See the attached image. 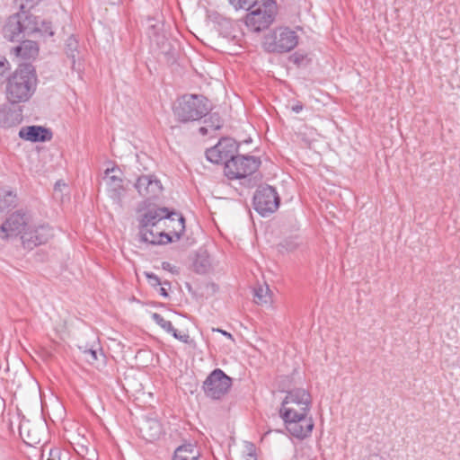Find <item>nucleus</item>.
<instances>
[{
    "instance_id": "nucleus-1",
    "label": "nucleus",
    "mask_w": 460,
    "mask_h": 460,
    "mask_svg": "<svg viewBox=\"0 0 460 460\" xmlns=\"http://www.w3.org/2000/svg\"><path fill=\"white\" fill-rule=\"evenodd\" d=\"M312 397L304 388H295L287 393L283 400L279 416L288 432L294 438L303 440L310 437L314 422L310 415Z\"/></svg>"
},
{
    "instance_id": "nucleus-2",
    "label": "nucleus",
    "mask_w": 460,
    "mask_h": 460,
    "mask_svg": "<svg viewBox=\"0 0 460 460\" xmlns=\"http://www.w3.org/2000/svg\"><path fill=\"white\" fill-rule=\"evenodd\" d=\"M37 75L30 65L19 67L8 77L5 85V96L10 104L28 102L37 88Z\"/></svg>"
},
{
    "instance_id": "nucleus-3",
    "label": "nucleus",
    "mask_w": 460,
    "mask_h": 460,
    "mask_svg": "<svg viewBox=\"0 0 460 460\" xmlns=\"http://www.w3.org/2000/svg\"><path fill=\"white\" fill-rule=\"evenodd\" d=\"M210 110V102L205 96L184 94L176 100L173 113L178 120L189 122L199 120L206 116Z\"/></svg>"
},
{
    "instance_id": "nucleus-4",
    "label": "nucleus",
    "mask_w": 460,
    "mask_h": 460,
    "mask_svg": "<svg viewBox=\"0 0 460 460\" xmlns=\"http://www.w3.org/2000/svg\"><path fill=\"white\" fill-rule=\"evenodd\" d=\"M37 29V17L25 12L11 15L3 28V34L10 41H19Z\"/></svg>"
},
{
    "instance_id": "nucleus-5",
    "label": "nucleus",
    "mask_w": 460,
    "mask_h": 460,
    "mask_svg": "<svg viewBox=\"0 0 460 460\" xmlns=\"http://www.w3.org/2000/svg\"><path fill=\"white\" fill-rule=\"evenodd\" d=\"M296 32L288 27H279L264 36L263 48L268 52L286 53L298 44Z\"/></svg>"
},
{
    "instance_id": "nucleus-6",
    "label": "nucleus",
    "mask_w": 460,
    "mask_h": 460,
    "mask_svg": "<svg viewBox=\"0 0 460 460\" xmlns=\"http://www.w3.org/2000/svg\"><path fill=\"white\" fill-rule=\"evenodd\" d=\"M261 160L252 155H234L226 162L224 173L229 180H241L253 174L261 165Z\"/></svg>"
},
{
    "instance_id": "nucleus-7",
    "label": "nucleus",
    "mask_w": 460,
    "mask_h": 460,
    "mask_svg": "<svg viewBox=\"0 0 460 460\" xmlns=\"http://www.w3.org/2000/svg\"><path fill=\"white\" fill-rule=\"evenodd\" d=\"M232 386V379L221 369L213 370L203 383V391L207 397L219 400L226 395Z\"/></svg>"
},
{
    "instance_id": "nucleus-8",
    "label": "nucleus",
    "mask_w": 460,
    "mask_h": 460,
    "mask_svg": "<svg viewBox=\"0 0 460 460\" xmlns=\"http://www.w3.org/2000/svg\"><path fill=\"white\" fill-rule=\"evenodd\" d=\"M279 202L276 190L269 185L260 187L253 196V208L262 217L275 212Z\"/></svg>"
},
{
    "instance_id": "nucleus-9",
    "label": "nucleus",
    "mask_w": 460,
    "mask_h": 460,
    "mask_svg": "<svg viewBox=\"0 0 460 460\" xmlns=\"http://www.w3.org/2000/svg\"><path fill=\"white\" fill-rule=\"evenodd\" d=\"M238 146L231 137L221 138L217 145L207 149V159L214 164L225 163L236 154Z\"/></svg>"
},
{
    "instance_id": "nucleus-10",
    "label": "nucleus",
    "mask_w": 460,
    "mask_h": 460,
    "mask_svg": "<svg viewBox=\"0 0 460 460\" xmlns=\"http://www.w3.org/2000/svg\"><path fill=\"white\" fill-rule=\"evenodd\" d=\"M28 217L26 214L17 211L9 216V217L2 224L0 229L4 234L3 239L17 236L26 232Z\"/></svg>"
},
{
    "instance_id": "nucleus-11",
    "label": "nucleus",
    "mask_w": 460,
    "mask_h": 460,
    "mask_svg": "<svg viewBox=\"0 0 460 460\" xmlns=\"http://www.w3.org/2000/svg\"><path fill=\"white\" fill-rule=\"evenodd\" d=\"M135 187L140 196L146 199L157 198L163 190L161 181L154 175H141L137 178Z\"/></svg>"
},
{
    "instance_id": "nucleus-12",
    "label": "nucleus",
    "mask_w": 460,
    "mask_h": 460,
    "mask_svg": "<svg viewBox=\"0 0 460 460\" xmlns=\"http://www.w3.org/2000/svg\"><path fill=\"white\" fill-rule=\"evenodd\" d=\"M51 235V229L48 226H40L35 229L24 232L21 239L23 247L31 250L38 245L47 243Z\"/></svg>"
},
{
    "instance_id": "nucleus-13",
    "label": "nucleus",
    "mask_w": 460,
    "mask_h": 460,
    "mask_svg": "<svg viewBox=\"0 0 460 460\" xmlns=\"http://www.w3.org/2000/svg\"><path fill=\"white\" fill-rule=\"evenodd\" d=\"M273 21V12L266 7L252 11L246 17V24L253 31H261L267 29Z\"/></svg>"
},
{
    "instance_id": "nucleus-14",
    "label": "nucleus",
    "mask_w": 460,
    "mask_h": 460,
    "mask_svg": "<svg viewBox=\"0 0 460 460\" xmlns=\"http://www.w3.org/2000/svg\"><path fill=\"white\" fill-rule=\"evenodd\" d=\"M163 226L166 229V234L171 238V243L178 241L185 232V219L177 212L169 211V216L166 217V222H164Z\"/></svg>"
},
{
    "instance_id": "nucleus-15",
    "label": "nucleus",
    "mask_w": 460,
    "mask_h": 460,
    "mask_svg": "<svg viewBox=\"0 0 460 460\" xmlns=\"http://www.w3.org/2000/svg\"><path fill=\"white\" fill-rule=\"evenodd\" d=\"M169 216L167 208H157L146 212L140 219V229L152 228L155 226L164 225L166 217Z\"/></svg>"
},
{
    "instance_id": "nucleus-16",
    "label": "nucleus",
    "mask_w": 460,
    "mask_h": 460,
    "mask_svg": "<svg viewBox=\"0 0 460 460\" xmlns=\"http://www.w3.org/2000/svg\"><path fill=\"white\" fill-rule=\"evenodd\" d=\"M141 240L151 244H166L171 243V238L166 234L163 225L152 228L139 230Z\"/></svg>"
},
{
    "instance_id": "nucleus-17",
    "label": "nucleus",
    "mask_w": 460,
    "mask_h": 460,
    "mask_svg": "<svg viewBox=\"0 0 460 460\" xmlns=\"http://www.w3.org/2000/svg\"><path fill=\"white\" fill-rule=\"evenodd\" d=\"M22 120L21 108H12L10 104L0 105V128H11Z\"/></svg>"
},
{
    "instance_id": "nucleus-18",
    "label": "nucleus",
    "mask_w": 460,
    "mask_h": 460,
    "mask_svg": "<svg viewBox=\"0 0 460 460\" xmlns=\"http://www.w3.org/2000/svg\"><path fill=\"white\" fill-rule=\"evenodd\" d=\"M19 137L31 142L48 141L52 138V133L40 126H30L22 128Z\"/></svg>"
},
{
    "instance_id": "nucleus-19",
    "label": "nucleus",
    "mask_w": 460,
    "mask_h": 460,
    "mask_svg": "<svg viewBox=\"0 0 460 460\" xmlns=\"http://www.w3.org/2000/svg\"><path fill=\"white\" fill-rule=\"evenodd\" d=\"M152 319L155 321L156 324H158L162 329H164L168 333H171L175 339L184 342H190V335L188 333H180L177 330L172 326V323L170 321L165 320L161 314L157 313L152 314Z\"/></svg>"
},
{
    "instance_id": "nucleus-20",
    "label": "nucleus",
    "mask_w": 460,
    "mask_h": 460,
    "mask_svg": "<svg viewBox=\"0 0 460 460\" xmlns=\"http://www.w3.org/2000/svg\"><path fill=\"white\" fill-rule=\"evenodd\" d=\"M200 456L198 447L190 443L178 447L173 454L172 460H199Z\"/></svg>"
},
{
    "instance_id": "nucleus-21",
    "label": "nucleus",
    "mask_w": 460,
    "mask_h": 460,
    "mask_svg": "<svg viewBox=\"0 0 460 460\" xmlns=\"http://www.w3.org/2000/svg\"><path fill=\"white\" fill-rule=\"evenodd\" d=\"M13 50L17 57H21L25 60L35 58L39 54L38 44L33 40H23Z\"/></svg>"
},
{
    "instance_id": "nucleus-22",
    "label": "nucleus",
    "mask_w": 460,
    "mask_h": 460,
    "mask_svg": "<svg viewBox=\"0 0 460 460\" xmlns=\"http://www.w3.org/2000/svg\"><path fill=\"white\" fill-rule=\"evenodd\" d=\"M16 206V194L8 190H0V214Z\"/></svg>"
},
{
    "instance_id": "nucleus-23",
    "label": "nucleus",
    "mask_w": 460,
    "mask_h": 460,
    "mask_svg": "<svg viewBox=\"0 0 460 460\" xmlns=\"http://www.w3.org/2000/svg\"><path fill=\"white\" fill-rule=\"evenodd\" d=\"M142 431L145 433L146 438L150 441L158 438L162 434L160 424L154 420H147L142 428Z\"/></svg>"
},
{
    "instance_id": "nucleus-24",
    "label": "nucleus",
    "mask_w": 460,
    "mask_h": 460,
    "mask_svg": "<svg viewBox=\"0 0 460 460\" xmlns=\"http://www.w3.org/2000/svg\"><path fill=\"white\" fill-rule=\"evenodd\" d=\"M254 301L258 305L270 302V290L267 285L259 286L254 289Z\"/></svg>"
},
{
    "instance_id": "nucleus-25",
    "label": "nucleus",
    "mask_w": 460,
    "mask_h": 460,
    "mask_svg": "<svg viewBox=\"0 0 460 460\" xmlns=\"http://www.w3.org/2000/svg\"><path fill=\"white\" fill-rule=\"evenodd\" d=\"M77 45H78V43L75 39L70 37L67 40L66 52L67 57L71 58L73 69H76L75 68V57H76L75 53L77 51Z\"/></svg>"
},
{
    "instance_id": "nucleus-26",
    "label": "nucleus",
    "mask_w": 460,
    "mask_h": 460,
    "mask_svg": "<svg viewBox=\"0 0 460 460\" xmlns=\"http://www.w3.org/2000/svg\"><path fill=\"white\" fill-rule=\"evenodd\" d=\"M204 123L209 127L212 131L219 129L223 125L222 119L217 113H212L205 119Z\"/></svg>"
},
{
    "instance_id": "nucleus-27",
    "label": "nucleus",
    "mask_w": 460,
    "mask_h": 460,
    "mask_svg": "<svg viewBox=\"0 0 460 460\" xmlns=\"http://www.w3.org/2000/svg\"><path fill=\"white\" fill-rule=\"evenodd\" d=\"M47 460H72L69 452L62 450L58 447L53 448L49 452Z\"/></svg>"
},
{
    "instance_id": "nucleus-28",
    "label": "nucleus",
    "mask_w": 460,
    "mask_h": 460,
    "mask_svg": "<svg viewBox=\"0 0 460 460\" xmlns=\"http://www.w3.org/2000/svg\"><path fill=\"white\" fill-rule=\"evenodd\" d=\"M84 359L91 365H94L100 358V357H103L102 352L97 349H85L84 350Z\"/></svg>"
},
{
    "instance_id": "nucleus-29",
    "label": "nucleus",
    "mask_w": 460,
    "mask_h": 460,
    "mask_svg": "<svg viewBox=\"0 0 460 460\" xmlns=\"http://www.w3.org/2000/svg\"><path fill=\"white\" fill-rule=\"evenodd\" d=\"M35 32H39L44 36H52L54 34L50 22L41 21L40 24L38 20H37V29L33 31V33H35Z\"/></svg>"
},
{
    "instance_id": "nucleus-30",
    "label": "nucleus",
    "mask_w": 460,
    "mask_h": 460,
    "mask_svg": "<svg viewBox=\"0 0 460 460\" xmlns=\"http://www.w3.org/2000/svg\"><path fill=\"white\" fill-rule=\"evenodd\" d=\"M229 3L235 8V9H250L255 3L256 0H228Z\"/></svg>"
},
{
    "instance_id": "nucleus-31",
    "label": "nucleus",
    "mask_w": 460,
    "mask_h": 460,
    "mask_svg": "<svg viewBox=\"0 0 460 460\" xmlns=\"http://www.w3.org/2000/svg\"><path fill=\"white\" fill-rule=\"evenodd\" d=\"M10 69V64L5 58L0 57V83L3 81L6 72Z\"/></svg>"
},
{
    "instance_id": "nucleus-32",
    "label": "nucleus",
    "mask_w": 460,
    "mask_h": 460,
    "mask_svg": "<svg viewBox=\"0 0 460 460\" xmlns=\"http://www.w3.org/2000/svg\"><path fill=\"white\" fill-rule=\"evenodd\" d=\"M146 277L148 279L149 284L153 287H159L163 285L160 279L154 273L146 272Z\"/></svg>"
},
{
    "instance_id": "nucleus-33",
    "label": "nucleus",
    "mask_w": 460,
    "mask_h": 460,
    "mask_svg": "<svg viewBox=\"0 0 460 460\" xmlns=\"http://www.w3.org/2000/svg\"><path fill=\"white\" fill-rule=\"evenodd\" d=\"M111 182L114 186V190H118L119 194L120 193V190H122V180L115 175L111 176L110 178Z\"/></svg>"
},
{
    "instance_id": "nucleus-34",
    "label": "nucleus",
    "mask_w": 460,
    "mask_h": 460,
    "mask_svg": "<svg viewBox=\"0 0 460 460\" xmlns=\"http://www.w3.org/2000/svg\"><path fill=\"white\" fill-rule=\"evenodd\" d=\"M164 286H168L170 287V283L169 282H164L163 283L162 286H159V294L164 296V297H168L169 295H168V292H167V289Z\"/></svg>"
},
{
    "instance_id": "nucleus-35",
    "label": "nucleus",
    "mask_w": 460,
    "mask_h": 460,
    "mask_svg": "<svg viewBox=\"0 0 460 460\" xmlns=\"http://www.w3.org/2000/svg\"><path fill=\"white\" fill-rule=\"evenodd\" d=\"M240 460H257L255 454L250 452L241 456Z\"/></svg>"
},
{
    "instance_id": "nucleus-36",
    "label": "nucleus",
    "mask_w": 460,
    "mask_h": 460,
    "mask_svg": "<svg viewBox=\"0 0 460 460\" xmlns=\"http://www.w3.org/2000/svg\"><path fill=\"white\" fill-rule=\"evenodd\" d=\"M199 133L203 136L208 134L210 131H212L209 127H208L206 124L203 127H200L199 129Z\"/></svg>"
},
{
    "instance_id": "nucleus-37",
    "label": "nucleus",
    "mask_w": 460,
    "mask_h": 460,
    "mask_svg": "<svg viewBox=\"0 0 460 460\" xmlns=\"http://www.w3.org/2000/svg\"><path fill=\"white\" fill-rule=\"evenodd\" d=\"M213 331L214 332H218L222 333L224 336L227 337L228 339H230L232 341L234 340L233 335L230 332H226L224 330H221V329H213Z\"/></svg>"
},
{
    "instance_id": "nucleus-38",
    "label": "nucleus",
    "mask_w": 460,
    "mask_h": 460,
    "mask_svg": "<svg viewBox=\"0 0 460 460\" xmlns=\"http://www.w3.org/2000/svg\"><path fill=\"white\" fill-rule=\"evenodd\" d=\"M303 110V105L301 103H297L292 107V111L296 113H299Z\"/></svg>"
},
{
    "instance_id": "nucleus-39",
    "label": "nucleus",
    "mask_w": 460,
    "mask_h": 460,
    "mask_svg": "<svg viewBox=\"0 0 460 460\" xmlns=\"http://www.w3.org/2000/svg\"><path fill=\"white\" fill-rule=\"evenodd\" d=\"M113 171H114V168H111V169L108 168V169H106L105 173L109 174L110 172H113Z\"/></svg>"
},
{
    "instance_id": "nucleus-40",
    "label": "nucleus",
    "mask_w": 460,
    "mask_h": 460,
    "mask_svg": "<svg viewBox=\"0 0 460 460\" xmlns=\"http://www.w3.org/2000/svg\"><path fill=\"white\" fill-rule=\"evenodd\" d=\"M28 444L37 443L34 438H31L30 441H27Z\"/></svg>"
},
{
    "instance_id": "nucleus-41",
    "label": "nucleus",
    "mask_w": 460,
    "mask_h": 460,
    "mask_svg": "<svg viewBox=\"0 0 460 460\" xmlns=\"http://www.w3.org/2000/svg\"><path fill=\"white\" fill-rule=\"evenodd\" d=\"M23 431H24V427H22H22L20 428V433H21V435H22V434H23Z\"/></svg>"
},
{
    "instance_id": "nucleus-42",
    "label": "nucleus",
    "mask_w": 460,
    "mask_h": 460,
    "mask_svg": "<svg viewBox=\"0 0 460 460\" xmlns=\"http://www.w3.org/2000/svg\"><path fill=\"white\" fill-rule=\"evenodd\" d=\"M21 8L23 9L24 8V4L22 3L21 4Z\"/></svg>"
}]
</instances>
